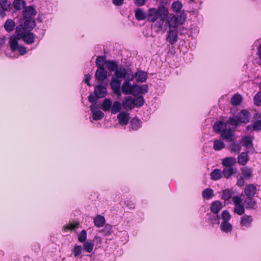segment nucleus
Here are the masks:
<instances>
[{"label":"nucleus","instance_id":"obj_1","mask_svg":"<svg viewBox=\"0 0 261 261\" xmlns=\"http://www.w3.org/2000/svg\"><path fill=\"white\" fill-rule=\"evenodd\" d=\"M168 15V9L164 6L159 7L158 9L150 8L147 13V19L150 22H154L159 18V27L162 28Z\"/></svg>","mask_w":261,"mask_h":261},{"label":"nucleus","instance_id":"obj_2","mask_svg":"<svg viewBox=\"0 0 261 261\" xmlns=\"http://www.w3.org/2000/svg\"><path fill=\"white\" fill-rule=\"evenodd\" d=\"M177 18L173 17L168 20V23L170 28L168 32V37L167 40L171 44H174L177 41V34L175 30L172 29H175L177 27Z\"/></svg>","mask_w":261,"mask_h":261},{"label":"nucleus","instance_id":"obj_3","mask_svg":"<svg viewBox=\"0 0 261 261\" xmlns=\"http://www.w3.org/2000/svg\"><path fill=\"white\" fill-rule=\"evenodd\" d=\"M134 78L133 74H129L128 77L125 79L124 82L121 86V90L122 93L126 95L130 94L132 85L130 83V81H133Z\"/></svg>","mask_w":261,"mask_h":261},{"label":"nucleus","instance_id":"obj_4","mask_svg":"<svg viewBox=\"0 0 261 261\" xmlns=\"http://www.w3.org/2000/svg\"><path fill=\"white\" fill-rule=\"evenodd\" d=\"M256 187L252 184L247 185L244 189V193L247 198L253 197L256 194Z\"/></svg>","mask_w":261,"mask_h":261},{"label":"nucleus","instance_id":"obj_5","mask_svg":"<svg viewBox=\"0 0 261 261\" xmlns=\"http://www.w3.org/2000/svg\"><path fill=\"white\" fill-rule=\"evenodd\" d=\"M238 171L236 167H224L222 171L223 177L226 178H229L233 175H236Z\"/></svg>","mask_w":261,"mask_h":261},{"label":"nucleus","instance_id":"obj_6","mask_svg":"<svg viewBox=\"0 0 261 261\" xmlns=\"http://www.w3.org/2000/svg\"><path fill=\"white\" fill-rule=\"evenodd\" d=\"M95 76L96 79L101 83L107 77V71L104 68H97Z\"/></svg>","mask_w":261,"mask_h":261},{"label":"nucleus","instance_id":"obj_7","mask_svg":"<svg viewBox=\"0 0 261 261\" xmlns=\"http://www.w3.org/2000/svg\"><path fill=\"white\" fill-rule=\"evenodd\" d=\"M129 74H133V73L127 72L125 68L122 67H118L114 73L115 77L118 79L121 78L126 79L127 77H128Z\"/></svg>","mask_w":261,"mask_h":261},{"label":"nucleus","instance_id":"obj_8","mask_svg":"<svg viewBox=\"0 0 261 261\" xmlns=\"http://www.w3.org/2000/svg\"><path fill=\"white\" fill-rule=\"evenodd\" d=\"M240 123H246L249 121V113L245 110H243L236 116Z\"/></svg>","mask_w":261,"mask_h":261},{"label":"nucleus","instance_id":"obj_9","mask_svg":"<svg viewBox=\"0 0 261 261\" xmlns=\"http://www.w3.org/2000/svg\"><path fill=\"white\" fill-rule=\"evenodd\" d=\"M253 139L254 137L252 136H244L241 138V143L244 147L249 149L250 147H253Z\"/></svg>","mask_w":261,"mask_h":261},{"label":"nucleus","instance_id":"obj_10","mask_svg":"<svg viewBox=\"0 0 261 261\" xmlns=\"http://www.w3.org/2000/svg\"><path fill=\"white\" fill-rule=\"evenodd\" d=\"M107 92V88L103 86L98 85L94 89V93L97 98L104 97Z\"/></svg>","mask_w":261,"mask_h":261},{"label":"nucleus","instance_id":"obj_11","mask_svg":"<svg viewBox=\"0 0 261 261\" xmlns=\"http://www.w3.org/2000/svg\"><path fill=\"white\" fill-rule=\"evenodd\" d=\"M221 137L228 142H232L234 140V134L230 128H226V129L223 131L221 134Z\"/></svg>","mask_w":261,"mask_h":261},{"label":"nucleus","instance_id":"obj_12","mask_svg":"<svg viewBox=\"0 0 261 261\" xmlns=\"http://www.w3.org/2000/svg\"><path fill=\"white\" fill-rule=\"evenodd\" d=\"M227 124L222 121H218L215 123L213 126L214 131L217 133H222L223 131L226 129Z\"/></svg>","mask_w":261,"mask_h":261},{"label":"nucleus","instance_id":"obj_13","mask_svg":"<svg viewBox=\"0 0 261 261\" xmlns=\"http://www.w3.org/2000/svg\"><path fill=\"white\" fill-rule=\"evenodd\" d=\"M253 219L251 216L244 215L241 219L240 224L241 227L243 229L249 227Z\"/></svg>","mask_w":261,"mask_h":261},{"label":"nucleus","instance_id":"obj_14","mask_svg":"<svg viewBox=\"0 0 261 261\" xmlns=\"http://www.w3.org/2000/svg\"><path fill=\"white\" fill-rule=\"evenodd\" d=\"M122 105L125 109H132L135 106L134 98L130 96L126 97L122 102Z\"/></svg>","mask_w":261,"mask_h":261},{"label":"nucleus","instance_id":"obj_15","mask_svg":"<svg viewBox=\"0 0 261 261\" xmlns=\"http://www.w3.org/2000/svg\"><path fill=\"white\" fill-rule=\"evenodd\" d=\"M36 11L34 8L30 6L25 8L22 12L23 16L27 19H32L31 17L36 15Z\"/></svg>","mask_w":261,"mask_h":261},{"label":"nucleus","instance_id":"obj_16","mask_svg":"<svg viewBox=\"0 0 261 261\" xmlns=\"http://www.w3.org/2000/svg\"><path fill=\"white\" fill-rule=\"evenodd\" d=\"M239 164L245 166L249 160V157L247 152H242L237 158Z\"/></svg>","mask_w":261,"mask_h":261},{"label":"nucleus","instance_id":"obj_17","mask_svg":"<svg viewBox=\"0 0 261 261\" xmlns=\"http://www.w3.org/2000/svg\"><path fill=\"white\" fill-rule=\"evenodd\" d=\"M129 114L125 112H121L117 115V119L120 124L126 125L128 123Z\"/></svg>","mask_w":261,"mask_h":261},{"label":"nucleus","instance_id":"obj_18","mask_svg":"<svg viewBox=\"0 0 261 261\" xmlns=\"http://www.w3.org/2000/svg\"><path fill=\"white\" fill-rule=\"evenodd\" d=\"M237 161L234 157H227L223 159L222 161V164L223 167H234Z\"/></svg>","mask_w":261,"mask_h":261},{"label":"nucleus","instance_id":"obj_19","mask_svg":"<svg viewBox=\"0 0 261 261\" xmlns=\"http://www.w3.org/2000/svg\"><path fill=\"white\" fill-rule=\"evenodd\" d=\"M19 39L15 36H12L10 38L9 45L12 51H15L18 49V47L19 46L18 43V40Z\"/></svg>","mask_w":261,"mask_h":261},{"label":"nucleus","instance_id":"obj_20","mask_svg":"<svg viewBox=\"0 0 261 261\" xmlns=\"http://www.w3.org/2000/svg\"><path fill=\"white\" fill-rule=\"evenodd\" d=\"M21 39L27 44H31L34 42L35 35L32 33H26Z\"/></svg>","mask_w":261,"mask_h":261},{"label":"nucleus","instance_id":"obj_21","mask_svg":"<svg viewBox=\"0 0 261 261\" xmlns=\"http://www.w3.org/2000/svg\"><path fill=\"white\" fill-rule=\"evenodd\" d=\"M111 87L113 92L120 89L121 81L116 77H113L110 83Z\"/></svg>","mask_w":261,"mask_h":261},{"label":"nucleus","instance_id":"obj_22","mask_svg":"<svg viewBox=\"0 0 261 261\" xmlns=\"http://www.w3.org/2000/svg\"><path fill=\"white\" fill-rule=\"evenodd\" d=\"M222 207V203L221 201H215L212 203L210 208L212 212L218 214Z\"/></svg>","mask_w":261,"mask_h":261},{"label":"nucleus","instance_id":"obj_23","mask_svg":"<svg viewBox=\"0 0 261 261\" xmlns=\"http://www.w3.org/2000/svg\"><path fill=\"white\" fill-rule=\"evenodd\" d=\"M134 76L136 78L137 82L142 83L146 80L147 74L145 71H139Z\"/></svg>","mask_w":261,"mask_h":261},{"label":"nucleus","instance_id":"obj_24","mask_svg":"<svg viewBox=\"0 0 261 261\" xmlns=\"http://www.w3.org/2000/svg\"><path fill=\"white\" fill-rule=\"evenodd\" d=\"M247 198L244 200V203L246 205V208H249L250 209H256L257 207V203L256 202L253 198Z\"/></svg>","mask_w":261,"mask_h":261},{"label":"nucleus","instance_id":"obj_25","mask_svg":"<svg viewBox=\"0 0 261 261\" xmlns=\"http://www.w3.org/2000/svg\"><path fill=\"white\" fill-rule=\"evenodd\" d=\"M135 16L138 20H142L147 19V14L141 8H138L136 10Z\"/></svg>","mask_w":261,"mask_h":261},{"label":"nucleus","instance_id":"obj_26","mask_svg":"<svg viewBox=\"0 0 261 261\" xmlns=\"http://www.w3.org/2000/svg\"><path fill=\"white\" fill-rule=\"evenodd\" d=\"M35 25V21L32 19H26L23 24V26L28 32H30Z\"/></svg>","mask_w":261,"mask_h":261},{"label":"nucleus","instance_id":"obj_27","mask_svg":"<svg viewBox=\"0 0 261 261\" xmlns=\"http://www.w3.org/2000/svg\"><path fill=\"white\" fill-rule=\"evenodd\" d=\"M105 217L99 215L96 216L94 219V223L98 227H102L105 225Z\"/></svg>","mask_w":261,"mask_h":261},{"label":"nucleus","instance_id":"obj_28","mask_svg":"<svg viewBox=\"0 0 261 261\" xmlns=\"http://www.w3.org/2000/svg\"><path fill=\"white\" fill-rule=\"evenodd\" d=\"M15 26V22L11 19H9L6 20L4 28L8 32H11L13 31Z\"/></svg>","mask_w":261,"mask_h":261},{"label":"nucleus","instance_id":"obj_29","mask_svg":"<svg viewBox=\"0 0 261 261\" xmlns=\"http://www.w3.org/2000/svg\"><path fill=\"white\" fill-rule=\"evenodd\" d=\"M211 178L212 179L214 180H217L220 179L223 176L222 174V171H221L220 169H214L211 173Z\"/></svg>","mask_w":261,"mask_h":261},{"label":"nucleus","instance_id":"obj_30","mask_svg":"<svg viewBox=\"0 0 261 261\" xmlns=\"http://www.w3.org/2000/svg\"><path fill=\"white\" fill-rule=\"evenodd\" d=\"M112 101L109 98H105L101 104V108L105 112L109 111L112 107Z\"/></svg>","mask_w":261,"mask_h":261},{"label":"nucleus","instance_id":"obj_31","mask_svg":"<svg viewBox=\"0 0 261 261\" xmlns=\"http://www.w3.org/2000/svg\"><path fill=\"white\" fill-rule=\"evenodd\" d=\"M28 31L22 24H19L16 27L15 29V33L18 38H21Z\"/></svg>","mask_w":261,"mask_h":261},{"label":"nucleus","instance_id":"obj_32","mask_svg":"<svg viewBox=\"0 0 261 261\" xmlns=\"http://www.w3.org/2000/svg\"><path fill=\"white\" fill-rule=\"evenodd\" d=\"M227 125L232 126V130H234L240 124L236 116L230 117L226 121Z\"/></svg>","mask_w":261,"mask_h":261},{"label":"nucleus","instance_id":"obj_33","mask_svg":"<svg viewBox=\"0 0 261 261\" xmlns=\"http://www.w3.org/2000/svg\"><path fill=\"white\" fill-rule=\"evenodd\" d=\"M220 228L223 232L228 233L232 230V226L228 222H222L220 224Z\"/></svg>","mask_w":261,"mask_h":261},{"label":"nucleus","instance_id":"obj_34","mask_svg":"<svg viewBox=\"0 0 261 261\" xmlns=\"http://www.w3.org/2000/svg\"><path fill=\"white\" fill-rule=\"evenodd\" d=\"M234 195V192L231 189H225L222 192V199L224 200H228L232 198Z\"/></svg>","mask_w":261,"mask_h":261},{"label":"nucleus","instance_id":"obj_35","mask_svg":"<svg viewBox=\"0 0 261 261\" xmlns=\"http://www.w3.org/2000/svg\"><path fill=\"white\" fill-rule=\"evenodd\" d=\"M242 177L245 178H249L252 176V170L248 167H245L242 169Z\"/></svg>","mask_w":261,"mask_h":261},{"label":"nucleus","instance_id":"obj_36","mask_svg":"<svg viewBox=\"0 0 261 261\" xmlns=\"http://www.w3.org/2000/svg\"><path fill=\"white\" fill-rule=\"evenodd\" d=\"M121 104L118 101H114L112 105L111 113L112 114H116L119 112L121 110Z\"/></svg>","mask_w":261,"mask_h":261},{"label":"nucleus","instance_id":"obj_37","mask_svg":"<svg viewBox=\"0 0 261 261\" xmlns=\"http://www.w3.org/2000/svg\"><path fill=\"white\" fill-rule=\"evenodd\" d=\"M230 150L231 152L239 153L241 149V145L238 142H233L230 145Z\"/></svg>","mask_w":261,"mask_h":261},{"label":"nucleus","instance_id":"obj_38","mask_svg":"<svg viewBox=\"0 0 261 261\" xmlns=\"http://www.w3.org/2000/svg\"><path fill=\"white\" fill-rule=\"evenodd\" d=\"M242 101V97L240 94H234L231 98V102L233 106L239 105Z\"/></svg>","mask_w":261,"mask_h":261},{"label":"nucleus","instance_id":"obj_39","mask_svg":"<svg viewBox=\"0 0 261 261\" xmlns=\"http://www.w3.org/2000/svg\"><path fill=\"white\" fill-rule=\"evenodd\" d=\"M108 69L111 71H115L118 68V64L114 61L108 60L106 61Z\"/></svg>","mask_w":261,"mask_h":261},{"label":"nucleus","instance_id":"obj_40","mask_svg":"<svg viewBox=\"0 0 261 261\" xmlns=\"http://www.w3.org/2000/svg\"><path fill=\"white\" fill-rule=\"evenodd\" d=\"M225 147V144L220 140H216L214 142L213 148L215 150H220Z\"/></svg>","mask_w":261,"mask_h":261},{"label":"nucleus","instance_id":"obj_41","mask_svg":"<svg viewBox=\"0 0 261 261\" xmlns=\"http://www.w3.org/2000/svg\"><path fill=\"white\" fill-rule=\"evenodd\" d=\"M25 2L23 0H14L13 2L14 7L17 10H21L25 6Z\"/></svg>","mask_w":261,"mask_h":261},{"label":"nucleus","instance_id":"obj_42","mask_svg":"<svg viewBox=\"0 0 261 261\" xmlns=\"http://www.w3.org/2000/svg\"><path fill=\"white\" fill-rule=\"evenodd\" d=\"M106 58L103 56H98L96 60V65L97 68H104L105 64L106 63L105 61Z\"/></svg>","mask_w":261,"mask_h":261},{"label":"nucleus","instance_id":"obj_43","mask_svg":"<svg viewBox=\"0 0 261 261\" xmlns=\"http://www.w3.org/2000/svg\"><path fill=\"white\" fill-rule=\"evenodd\" d=\"M0 6L1 8L6 11H10L11 9V3L8 0H0Z\"/></svg>","mask_w":261,"mask_h":261},{"label":"nucleus","instance_id":"obj_44","mask_svg":"<svg viewBox=\"0 0 261 261\" xmlns=\"http://www.w3.org/2000/svg\"><path fill=\"white\" fill-rule=\"evenodd\" d=\"M92 114V118L94 120H101L105 115L104 113L100 110L95 111Z\"/></svg>","mask_w":261,"mask_h":261},{"label":"nucleus","instance_id":"obj_45","mask_svg":"<svg viewBox=\"0 0 261 261\" xmlns=\"http://www.w3.org/2000/svg\"><path fill=\"white\" fill-rule=\"evenodd\" d=\"M134 105L137 107H141L144 103V99L142 96H139L134 98Z\"/></svg>","mask_w":261,"mask_h":261},{"label":"nucleus","instance_id":"obj_46","mask_svg":"<svg viewBox=\"0 0 261 261\" xmlns=\"http://www.w3.org/2000/svg\"><path fill=\"white\" fill-rule=\"evenodd\" d=\"M202 196L204 199H209L213 196V191L212 189L207 188L202 192Z\"/></svg>","mask_w":261,"mask_h":261},{"label":"nucleus","instance_id":"obj_47","mask_svg":"<svg viewBox=\"0 0 261 261\" xmlns=\"http://www.w3.org/2000/svg\"><path fill=\"white\" fill-rule=\"evenodd\" d=\"M219 217L218 214L213 213V215H210L208 219V222L211 224L219 223Z\"/></svg>","mask_w":261,"mask_h":261},{"label":"nucleus","instance_id":"obj_48","mask_svg":"<svg viewBox=\"0 0 261 261\" xmlns=\"http://www.w3.org/2000/svg\"><path fill=\"white\" fill-rule=\"evenodd\" d=\"M130 126L133 130L137 129L140 127V120L137 118L133 119L130 122Z\"/></svg>","mask_w":261,"mask_h":261},{"label":"nucleus","instance_id":"obj_49","mask_svg":"<svg viewBox=\"0 0 261 261\" xmlns=\"http://www.w3.org/2000/svg\"><path fill=\"white\" fill-rule=\"evenodd\" d=\"M182 7V4L179 1L173 2L172 5V9L175 12H179Z\"/></svg>","mask_w":261,"mask_h":261},{"label":"nucleus","instance_id":"obj_50","mask_svg":"<svg viewBox=\"0 0 261 261\" xmlns=\"http://www.w3.org/2000/svg\"><path fill=\"white\" fill-rule=\"evenodd\" d=\"M93 244L91 242H85L83 245L84 249L88 253L92 251L93 248Z\"/></svg>","mask_w":261,"mask_h":261},{"label":"nucleus","instance_id":"obj_51","mask_svg":"<svg viewBox=\"0 0 261 261\" xmlns=\"http://www.w3.org/2000/svg\"><path fill=\"white\" fill-rule=\"evenodd\" d=\"M102 232L106 236L111 234L113 232L112 226L109 224L106 225Z\"/></svg>","mask_w":261,"mask_h":261},{"label":"nucleus","instance_id":"obj_52","mask_svg":"<svg viewBox=\"0 0 261 261\" xmlns=\"http://www.w3.org/2000/svg\"><path fill=\"white\" fill-rule=\"evenodd\" d=\"M234 211L235 213L239 215H243L245 212V209L243 204L235 206Z\"/></svg>","mask_w":261,"mask_h":261},{"label":"nucleus","instance_id":"obj_53","mask_svg":"<svg viewBox=\"0 0 261 261\" xmlns=\"http://www.w3.org/2000/svg\"><path fill=\"white\" fill-rule=\"evenodd\" d=\"M221 218L223 220L222 222H228L231 218V215L227 211L225 210L221 213Z\"/></svg>","mask_w":261,"mask_h":261},{"label":"nucleus","instance_id":"obj_54","mask_svg":"<svg viewBox=\"0 0 261 261\" xmlns=\"http://www.w3.org/2000/svg\"><path fill=\"white\" fill-rule=\"evenodd\" d=\"M141 86L138 85H134L132 86V89L131 90L130 94L133 95H137L141 93Z\"/></svg>","mask_w":261,"mask_h":261},{"label":"nucleus","instance_id":"obj_55","mask_svg":"<svg viewBox=\"0 0 261 261\" xmlns=\"http://www.w3.org/2000/svg\"><path fill=\"white\" fill-rule=\"evenodd\" d=\"M79 225V223H70L68 225H65L63 229L65 231L68 230H73L75 229Z\"/></svg>","mask_w":261,"mask_h":261},{"label":"nucleus","instance_id":"obj_56","mask_svg":"<svg viewBox=\"0 0 261 261\" xmlns=\"http://www.w3.org/2000/svg\"><path fill=\"white\" fill-rule=\"evenodd\" d=\"M87 239V232L85 230H82L79 236V241L81 243L85 242Z\"/></svg>","mask_w":261,"mask_h":261},{"label":"nucleus","instance_id":"obj_57","mask_svg":"<svg viewBox=\"0 0 261 261\" xmlns=\"http://www.w3.org/2000/svg\"><path fill=\"white\" fill-rule=\"evenodd\" d=\"M254 103L257 106H261V94L260 95V92H257V94L254 97Z\"/></svg>","mask_w":261,"mask_h":261},{"label":"nucleus","instance_id":"obj_58","mask_svg":"<svg viewBox=\"0 0 261 261\" xmlns=\"http://www.w3.org/2000/svg\"><path fill=\"white\" fill-rule=\"evenodd\" d=\"M261 130V120H257L253 124V130L258 132Z\"/></svg>","mask_w":261,"mask_h":261},{"label":"nucleus","instance_id":"obj_59","mask_svg":"<svg viewBox=\"0 0 261 261\" xmlns=\"http://www.w3.org/2000/svg\"><path fill=\"white\" fill-rule=\"evenodd\" d=\"M97 98L96 97V95H94L93 94H91L88 96V100L93 105H96L97 102Z\"/></svg>","mask_w":261,"mask_h":261},{"label":"nucleus","instance_id":"obj_60","mask_svg":"<svg viewBox=\"0 0 261 261\" xmlns=\"http://www.w3.org/2000/svg\"><path fill=\"white\" fill-rule=\"evenodd\" d=\"M234 206L242 204V199L237 196H233L232 198Z\"/></svg>","mask_w":261,"mask_h":261},{"label":"nucleus","instance_id":"obj_61","mask_svg":"<svg viewBox=\"0 0 261 261\" xmlns=\"http://www.w3.org/2000/svg\"><path fill=\"white\" fill-rule=\"evenodd\" d=\"M74 254L75 257L78 256L82 252V247L80 246H75L74 248Z\"/></svg>","mask_w":261,"mask_h":261},{"label":"nucleus","instance_id":"obj_62","mask_svg":"<svg viewBox=\"0 0 261 261\" xmlns=\"http://www.w3.org/2000/svg\"><path fill=\"white\" fill-rule=\"evenodd\" d=\"M244 178H244L242 176H240L238 178V180H237V185L238 186H239L240 187H242V186H243L244 185V184H245Z\"/></svg>","mask_w":261,"mask_h":261},{"label":"nucleus","instance_id":"obj_63","mask_svg":"<svg viewBox=\"0 0 261 261\" xmlns=\"http://www.w3.org/2000/svg\"><path fill=\"white\" fill-rule=\"evenodd\" d=\"M21 55H23L26 53V48L24 46L19 45L17 49Z\"/></svg>","mask_w":261,"mask_h":261},{"label":"nucleus","instance_id":"obj_64","mask_svg":"<svg viewBox=\"0 0 261 261\" xmlns=\"http://www.w3.org/2000/svg\"><path fill=\"white\" fill-rule=\"evenodd\" d=\"M134 3L137 6H141L144 5L147 0H134Z\"/></svg>","mask_w":261,"mask_h":261}]
</instances>
